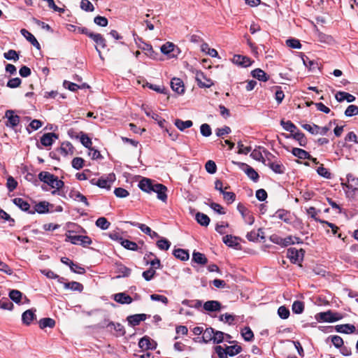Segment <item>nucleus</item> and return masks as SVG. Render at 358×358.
Wrapping results in <instances>:
<instances>
[{
  "instance_id": "61",
  "label": "nucleus",
  "mask_w": 358,
  "mask_h": 358,
  "mask_svg": "<svg viewBox=\"0 0 358 358\" xmlns=\"http://www.w3.org/2000/svg\"><path fill=\"white\" fill-rule=\"evenodd\" d=\"M80 8L87 12H92L94 10L93 4L89 0H82L80 2Z\"/></svg>"
},
{
  "instance_id": "17",
  "label": "nucleus",
  "mask_w": 358,
  "mask_h": 358,
  "mask_svg": "<svg viewBox=\"0 0 358 358\" xmlns=\"http://www.w3.org/2000/svg\"><path fill=\"white\" fill-rule=\"evenodd\" d=\"M171 87L172 90L178 94H183L185 92V86L182 80L178 78H173L171 81Z\"/></svg>"
},
{
  "instance_id": "52",
  "label": "nucleus",
  "mask_w": 358,
  "mask_h": 358,
  "mask_svg": "<svg viewBox=\"0 0 358 358\" xmlns=\"http://www.w3.org/2000/svg\"><path fill=\"white\" fill-rule=\"evenodd\" d=\"M292 310L294 313L301 314L304 310V304L302 301H295L292 307Z\"/></svg>"
},
{
  "instance_id": "60",
  "label": "nucleus",
  "mask_w": 358,
  "mask_h": 358,
  "mask_svg": "<svg viewBox=\"0 0 358 358\" xmlns=\"http://www.w3.org/2000/svg\"><path fill=\"white\" fill-rule=\"evenodd\" d=\"M200 132L202 136L208 137L212 134L211 127L208 124H202L200 127Z\"/></svg>"
},
{
  "instance_id": "53",
  "label": "nucleus",
  "mask_w": 358,
  "mask_h": 358,
  "mask_svg": "<svg viewBox=\"0 0 358 358\" xmlns=\"http://www.w3.org/2000/svg\"><path fill=\"white\" fill-rule=\"evenodd\" d=\"M157 246L162 250H168L171 246V242L165 238H162L157 242Z\"/></svg>"
},
{
  "instance_id": "56",
  "label": "nucleus",
  "mask_w": 358,
  "mask_h": 358,
  "mask_svg": "<svg viewBox=\"0 0 358 358\" xmlns=\"http://www.w3.org/2000/svg\"><path fill=\"white\" fill-rule=\"evenodd\" d=\"M80 143L87 148L90 149L92 147V140L87 134L83 132H80Z\"/></svg>"
},
{
  "instance_id": "36",
  "label": "nucleus",
  "mask_w": 358,
  "mask_h": 358,
  "mask_svg": "<svg viewBox=\"0 0 358 358\" xmlns=\"http://www.w3.org/2000/svg\"><path fill=\"white\" fill-rule=\"evenodd\" d=\"M64 287L67 289H71L73 291H78L81 292L83 290V285L76 281H72L70 282H63Z\"/></svg>"
},
{
  "instance_id": "44",
  "label": "nucleus",
  "mask_w": 358,
  "mask_h": 358,
  "mask_svg": "<svg viewBox=\"0 0 358 358\" xmlns=\"http://www.w3.org/2000/svg\"><path fill=\"white\" fill-rule=\"evenodd\" d=\"M280 124L282 125V127H283V129L285 131H289L290 133H292V135L293 134H294L298 130L296 125L289 120H287V121L281 120Z\"/></svg>"
},
{
  "instance_id": "34",
  "label": "nucleus",
  "mask_w": 358,
  "mask_h": 358,
  "mask_svg": "<svg viewBox=\"0 0 358 358\" xmlns=\"http://www.w3.org/2000/svg\"><path fill=\"white\" fill-rule=\"evenodd\" d=\"M120 243L126 249L137 251L138 250V245L134 242L127 239H124L123 238H120Z\"/></svg>"
},
{
  "instance_id": "48",
  "label": "nucleus",
  "mask_w": 358,
  "mask_h": 358,
  "mask_svg": "<svg viewBox=\"0 0 358 358\" xmlns=\"http://www.w3.org/2000/svg\"><path fill=\"white\" fill-rule=\"evenodd\" d=\"M241 335L245 341H251L254 338V334L249 327H245L241 330Z\"/></svg>"
},
{
  "instance_id": "18",
  "label": "nucleus",
  "mask_w": 358,
  "mask_h": 358,
  "mask_svg": "<svg viewBox=\"0 0 358 358\" xmlns=\"http://www.w3.org/2000/svg\"><path fill=\"white\" fill-rule=\"evenodd\" d=\"M49 203L47 201H40L36 203L34 206V208L29 212V214L33 215L35 213H38L39 214H44L49 212Z\"/></svg>"
},
{
  "instance_id": "5",
  "label": "nucleus",
  "mask_w": 358,
  "mask_h": 358,
  "mask_svg": "<svg viewBox=\"0 0 358 358\" xmlns=\"http://www.w3.org/2000/svg\"><path fill=\"white\" fill-rule=\"evenodd\" d=\"M331 126V122H329L328 126H324L322 127H319L317 124H313V125L308 124H301V127L310 132L311 134H320V135H326L327 132L329 131Z\"/></svg>"
},
{
  "instance_id": "9",
  "label": "nucleus",
  "mask_w": 358,
  "mask_h": 358,
  "mask_svg": "<svg viewBox=\"0 0 358 358\" xmlns=\"http://www.w3.org/2000/svg\"><path fill=\"white\" fill-rule=\"evenodd\" d=\"M166 191V187L159 183H155L152 189H151V192L157 193V199L162 201H166L167 199Z\"/></svg>"
},
{
  "instance_id": "3",
  "label": "nucleus",
  "mask_w": 358,
  "mask_h": 358,
  "mask_svg": "<svg viewBox=\"0 0 358 358\" xmlns=\"http://www.w3.org/2000/svg\"><path fill=\"white\" fill-rule=\"evenodd\" d=\"M65 241L70 242L73 245H80L84 248L87 247L92 243V239L87 236L71 235V234H66Z\"/></svg>"
},
{
  "instance_id": "30",
  "label": "nucleus",
  "mask_w": 358,
  "mask_h": 358,
  "mask_svg": "<svg viewBox=\"0 0 358 358\" xmlns=\"http://www.w3.org/2000/svg\"><path fill=\"white\" fill-rule=\"evenodd\" d=\"M251 75L259 81L266 82L269 79V76L261 69H255L252 71Z\"/></svg>"
},
{
  "instance_id": "58",
  "label": "nucleus",
  "mask_w": 358,
  "mask_h": 358,
  "mask_svg": "<svg viewBox=\"0 0 358 358\" xmlns=\"http://www.w3.org/2000/svg\"><path fill=\"white\" fill-rule=\"evenodd\" d=\"M225 334L220 331H215L214 329V334H213V343L219 344L221 343L224 338Z\"/></svg>"
},
{
  "instance_id": "26",
  "label": "nucleus",
  "mask_w": 358,
  "mask_h": 358,
  "mask_svg": "<svg viewBox=\"0 0 358 358\" xmlns=\"http://www.w3.org/2000/svg\"><path fill=\"white\" fill-rule=\"evenodd\" d=\"M335 98L338 102H342L346 100L348 103L353 102L355 100V96L345 92H338Z\"/></svg>"
},
{
  "instance_id": "33",
  "label": "nucleus",
  "mask_w": 358,
  "mask_h": 358,
  "mask_svg": "<svg viewBox=\"0 0 358 358\" xmlns=\"http://www.w3.org/2000/svg\"><path fill=\"white\" fill-rule=\"evenodd\" d=\"M273 216L283 220L286 223H290L291 222L289 213L284 209L278 210Z\"/></svg>"
},
{
  "instance_id": "20",
  "label": "nucleus",
  "mask_w": 358,
  "mask_h": 358,
  "mask_svg": "<svg viewBox=\"0 0 358 358\" xmlns=\"http://www.w3.org/2000/svg\"><path fill=\"white\" fill-rule=\"evenodd\" d=\"M21 34L26 38V39L31 43V44L36 48L38 50L41 49L40 43L38 42L35 36L25 29L20 30Z\"/></svg>"
},
{
  "instance_id": "21",
  "label": "nucleus",
  "mask_w": 358,
  "mask_h": 358,
  "mask_svg": "<svg viewBox=\"0 0 358 358\" xmlns=\"http://www.w3.org/2000/svg\"><path fill=\"white\" fill-rule=\"evenodd\" d=\"M222 305L218 301H208L203 303V309L208 312L220 310Z\"/></svg>"
},
{
  "instance_id": "63",
  "label": "nucleus",
  "mask_w": 358,
  "mask_h": 358,
  "mask_svg": "<svg viewBox=\"0 0 358 358\" xmlns=\"http://www.w3.org/2000/svg\"><path fill=\"white\" fill-rule=\"evenodd\" d=\"M286 45L294 49H300L301 48V44L299 40L296 38H289L286 41Z\"/></svg>"
},
{
  "instance_id": "22",
  "label": "nucleus",
  "mask_w": 358,
  "mask_h": 358,
  "mask_svg": "<svg viewBox=\"0 0 358 358\" xmlns=\"http://www.w3.org/2000/svg\"><path fill=\"white\" fill-rule=\"evenodd\" d=\"M35 311V310L29 309L22 313V321L24 324L29 325L36 319Z\"/></svg>"
},
{
  "instance_id": "54",
  "label": "nucleus",
  "mask_w": 358,
  "mask_h": 358,
  "mask_svg": "<svg viewBox=\"0 0 358 358\" xmlns=\"http://www.w3.org/2000/svg\"><path fill=\"white\" fill-rule=\"evenodd\" d=\"M128 223H129L133 227H137L147 235H149L150 233H151L152 229L145 224H141L136 222H129Z\"/></svg>"
},
{
  "instance_id": "51",
  "label": "nucleus",
  "mask_w": 358,
  "mask_h": 358,
  "mask_svg": "<svg viewBox=\"0 0 358 358\" xmlns=\"http://www.w3.org/2000/svg\"><path fill=\"white\" fill-rule=\"evenodd\" d=\"M226 349H227V355H229L230 357H233V356L238 355L242 350L241 347L239 345H236L226 346Z\"/></svg>"
},
{
  "instance_id": "28",
  "label": "nucleus",
  "mask_w": 358,
  "mask_h": 358,
  "mask_svg": "<svg viewBox=\"0 0 358 358\" xmlns=\"http://www.w3.org/2000/svg\"><path fill=\"white\" fill-rule=\"evenodd\" d=\"M69 196L76 201L83 202L85 206H89L90 203L85 196L82 194L80 192L72 190L69 193Z\"/></svg>"
},
{
  "instance_id": "12",
  "label": "nucleus",
  "mask_w": 358,
  "mask_h": 358,
  "mask_svg": "<svg viewBox=\"0 0 358 358\" xmlns=\"http://www.w3.org/2000/svg\"><path fill=\"white\" fill-rule=\"evenodd\" d=\"M232 62L242 67H248L252 63V61L249 57L240 55H235L233 57Z\"/></svg>"
},
{
  "instance_id": "38",
  "label": "nucleus",
  "mask_w": 358,
  "mask_h": 358,
  "mask_svg": "<svg viewBox=\"0 0 358 358\" xmlns=\"http://www.w3.org/2000/svg\"><path fill=\"white\" fill-rule=\"evenodd\" d=\"M294 139L299 142L300 146L306 147L308 141L304 134L297 130L294 134H292Z\"/></svg>"
},
{
  "instance_id": "59",
  "label": "nucleus",
  "mask_w": 358,
  "mask_h": 358,
  "mask_svg": "<svg viewBox=\"0 0 358 358\" xmlns=\"http://www.w3.org/2000/svg\"><path fill=\"white\" fill-rule=\"evenodd\" d=\"M347 117H352L358 115V106L355 105H350L345 111Z\"/></svg>"
},
{
  "instance_id": "14",
  "label": "nucleus",
  "mask_w": 358,
  "mask_h": 358,
  "mask_svg": "<svg viewBox=\"0 0 358 358\" xmlns=\"http://www.w3.org/2000/svg\"><path fill=\"white\" fill-rule=\"evenodd\" d=\"M57 138H58L57 134H56L55 133H53V132H50V133L44 134L41 136L40 141H41V143L43 146L48 147V146H51L52 145V143H54V141Z\"/></svg>"
},
{
  "instance_id": "40",
  "label": "nucleus",
  "mask_w": 358,
  "mask_h": 358,
  "mask_svg": "<svg viewBox=\"0 0 358 358\" xmlns=\"http://www.w3.org/2000/svg\"><path fill=\"white\" fill-rule=\"evenodd\" d=\"M174 124L180 131H184L187 128H189L193 125V122L191 120L183 121L180 119L175 120Z\"/></svg>"
},
{
  "instance_id": "24",
  "label": "nucleus",
  "mask_w": 358,
  "mask_h": 358,
  "mask_svg": "<svg viewBox=\"0 0 358 358\" xmlns=\"http://www.w3.org/2000/svg\"><path fill=\"white\" fill-rule=\"evenodd\" d=\"M335 329L338 333L352 334L355 331V325L351 324H338L335 327Z\"/></svg>"
},
{
  "instance_id": "4",
  "label": "nucleus",
  "mask_w": 358,
  "mask_h": 358,
  "mask_svg": "<svg viewBox=\"0 0 358 358\" xmlns=\"http://www.w3.org/2000/svg\"><path fill=\"white\" fill-rule=\"evenodd\" d=\"M305 250L302 248L298 250L295 248H289L287 249V257L289 259L292 264H299L301 266V263L303 260Z\"/></svg>"
},
{
  "instance_id": "19",
  "label": "nucleus",
  "mask_w": 358,
  "mask_h": 358,
  "mask_svg": "<svg viewBox=\"0 0 358 358\" xmlns=\"http://www.w3.org/2000/svg\"><path fill=\"white\" fill-rule=\"evenodd\" d=\"M113 299L121 304H130L133 301L132 298L124 292L114 294Z\"/></svg>"
},
{
  "instance_id": "45",
  "label": "nucleus",
  "mask_w": 358,
  "mask_h": 358,
  "mask_svg": "<svg viewBox=\"0 0 358 358\" xmlns=\"http://www.w3.org/2000/svg\"><path fill=\"white\" fill-rule=\"evenodd\" d=\"M55 325V321L50 317L41 319L39 321V327L43 329L46 327L53 328Z\"/></svg>"
},
{
  "instance_id": "41",
  "label": "nucleus",
  "mask_w": 358,
  "mask_h": 358,
  "mask_svg": "<svg viewBox=\"0 0 358 358\" xmlns=\"http://www.w3.org/2000/svg\"><path fill=\"white\" fill-rule=\"evenodd\" d=\"M116 268L117 273L120 274L118 277H128L131 272V270L129 268L125 266L121 263L116 264Z\"/></svg>"
},
{
  "instance_id": "46",
  "label": "nucleus",
  "mask_w": 358,
  "mask_h": 358,
  "mask_svg": "<svg viewBox=\"0 0 358 358\" xmlns=\"http://www.w3.org/2000/svg\"><path fill=\"white\" fill-rule=\"evenodd\" d=\"M8 296L10 300L19 304L21 302L22 293L17 289H12L10 291Z\"/></svg>"
},
{
  "instance_id": "35",
  "label": "nucleus",
  "mask_w": 358,
  "mask_h": 358,
  "mask_svg": "<svg viewBox=\"0 0 358 358\" xmlns=\"http://www.w3.org/2000/svg\"><path fill=\"white\" fill-rule=\"evenodd\" d=\"M223 242L231 248H236L239 245L238 238L232 235H226L222 238Z\"/></svg>"
},
{
  "instance_id": "1",
  "label": "nucleus",
  "mask_w": 358,
  "mask_h": 358,
  "mask_svg": "<svg viewBox=\"0 0 358 358\" xmlns=\"http://www.w3.org/2000/svg\"><path fill=\"white\" fill-rule=\"evenodd\" d=\"M38 179L52 188L56 189V190L52 192V194H55L57 190L62 189L64 185V182L59 180L57 176L48 171L40 172L38 174Z\"/></svg>"
},
{
  "instance_id": "7",
  "label": "nucleus",
  "mask_w": 358,
  "mask_h": 358,
  "mask_svg": "<svg viewBox=\"0 0 358 358\" xmlns=\"http://www.w3.org/2000/svg\"><path fill=\"white\" fill-rule=\"evenodd\" d=\"M175 51H177V53L180 52V49L171 42H167L161 47V52L171 58L177 57Z\"/></svg>"
},
{
  "instance_id": "11",
  "label": "nucleus",
  "mask_w": 358,
  "mask_h": 358,
  "mask_svg": "<svg viewBox=\"0 0 358 358\" xmlns=\"http://www.w3.org/2000/svg\"><path fill=\"white\" fill-rule=\"evenodd\" d=\"M237 210L241 214L245 223L250 225L254 223V217L250 214V211L242 203H240L238 204Z\"/></svg>"
},
{
  "instance_id": "2",
  "label": "nucleus",
  "mask_w": 358,
  "mask_h": 358,
  "mask_svg": "<svg viewBox=\"0 0 358 358\" xmlns=\"http://www.w3.org/2000/svg\"><path fill=\"white\" fill-rule=\"evenodd\" d=\"M343 315L337 312L329 310L326 312H321L315 315V319L319 322H334L343 319Z\"/></svg>"
},
{
  "instance_id": "55",
  "label": "nucleus",
  "mask_w": 358,
  "mask_h": 358,
  "mask_svg": "<svg viewBox=\"0 0 358 358\" xmlns=\"http://www.w3.org/2000/svg\"><path fill=\"white\" fill-rule=\"evenodd\" d=\"M3 57L8 60H13L15 62L19 59V54L14 50H9L8 52H4Z\"/></svg>"
},
{
  "instance_id": "47",
  "label": "nucleus",
  "mask_w": 358,
  "mask_h": 358,
  "mask_svg": "<svg viewBox=\"0 0 358 358\" xmlns=\"http://www.w3.org/2000/svg\"><path fill=\"white\" fill-rule=\"evenodd\" d=\"M348 185H347L349 189L355 191L358 189V178H355L352 174L347 176Z\"/></svg>"
},
{
  "instance_id": "10",
  "label": "nucleus",
  "mask_w": 358,
  "mask_h": 358,
  "mask_svg": "<svg viewBox=\"0 0 358 358\" xmlns=\"http://www.w3.org/2000/svg\"><path fill=\"white\" fill-rule=\"evenodd\" d=\"M138 346L142 350H155L157 347V343L149 336H145L140 339Z\"/></svg>"
},
{
  "instance_id": "49",
  "label": "nucleus",
  "mask_w": 358,
  "mask_h": 358,
  "mask_svg": "<svg viewBox=\"0 0 358 358\" xmlns=\"http://www.w3.org/2000/svg\"><path fill=\"white\" fill-rule=\"evenodd\" d=\"M14 308L13 303L6 297H3L0 300V308L3 310H12Z\"/></svg>"
},
{
  "instance_id": "25",
  "label": "nucleus",
  "mask_w": 358,
  "mask_h": 358,
  "mask_svg": "<svg viewBox=\"0 0 358 358\" xmlns=\"http://www.w3.org/2000/svg\"><path fill=\"white\" fill-rule=\"evenodd\" d=\"M89 37L96 43V46H100L101 48H106V41L101 34L92 32L89 34Z\"/></svg>"
},
{
  "instance_id": "6",
  "label": "nucleus",
  "mask_w": 358,
  "mask_h": 358,
  "mask_svg": "<svg viewBox=\"0 0 358 358\" xmlns=\"http://www.w3.org/2000/svg\"><path fill=\"white\" fill-rule=\"evenodd\" d=\"M195 80L201 88H209L214 84L213 80L208 78L201 71H196Z\"/></svg>"
},
{
  "instance_id": "50",
  "label": "nucleus",
  "mask_w": 358,
  "mask_h": 358,
  "mask_svg": "<svg viewBox=\"0 0 358 358\" xmlns=\"http://www.w3.org/2000/svg\"><path fill=\"white\" fill-rule=\"evenodd\" d=\"M110 225V223L104 217H101L96 221V226L103 230L108 229Z\"/></svg>"
},
{
  "instance_id": "62",
  "label": "nucleus",
  "mask_w": 358,
  "mask_h": 358,
  "mask_svg": "<svg viewBox=\"0 0 358 358\" xmlns=\"http://www.w3.org/2000/svg\"><path fill=\"white\" fill-rule=\"evenodd\" d=\"M302 60H303V64L306 67H308L310 70H313L316 67H317V64L315 61L310 60L307 56L303 57Z\"/></svg>"
},
{
  "instance_id": "27",
  "label": "nucleus",
  "mask_w": 358,
  "mask_h": 358,
  "mask_svg": "<svg viewBox=\"0 0 358 358\" xmlns=\"http://www.w3.org/2000/svg\"><path fill=\"white\" fill-rule=\"evenodd\" d=\"M155 183L152 182V180L148 178H143L138 184L139 188L146 192H151V189H152Z\"/></svg>"
},
{
  "instance_id": "57",
  "label": "nucleus",
  "mask_w": 358,
  "mask_h": 358,
  "mask_svg": "<svg viewBox=\"0 0 358 358\" xmlns=\"http://www.w3.org/2000/svg\"><path fill=\"white\" fill-rule=\"evenodd\" d=\"M224 200L228 203H232L236 199V194L232 192H223L222 193Z\"/></svg>"
},
{
  "instance_id": "37",
  "label": "nucleus",
  "mask_w": 358,
  "mask_h": 358,
  "mask_svg": "<svg viewBox=\"0 0 358 358\" xmlns=\"http://www.w3.org/2000/svg\"><path fill=\"white\" fill-rule=\"evenodd\" d=\"M192 261L201 265H205L208 262L207 258L203 253L196 251L192 254Z\"/></svg>"
},
{
  "instance_id": "42",
  "label": "nucleus",
  "mask_w": 358,
  "mask_h": 358,
  "mask_svg": "<svg viewBox=\"0 0 358 358\" xmlns=\"http://www.w3.org/2000/svg\"><path fill=\"white\" fill-rule=\"evenodd\" d=\"M195 218L197 222L201 226L207 227L210 223L209 217L204 213H197L195 215Z\"/></svg>"
},
{
  "instance_id": "29",
  "label": "nucleus",
  "mask_w": 358,
  "mask_h": 358,
  "mask_svg": "<svg viewBox=\"0 0 358 358\" xmlns=\"http://www.w3.org/2000/svg\"><path fill=\"white\" fill-rule=\"evenodd\" d=\"M73 150L74 148L73 145L70 142L66 141L62 143L59 151L62 155L66 156L67 155H73Z\"/></svg>"
},
{
  "instance_id": "16",
  "label": "nucleus",
  "mask_w": 358,
  "mask_h": 358,
  "mask_svg": "<svg viewBox=\"0 0 358 358\" xmlns=\"http://www.w3.org/2000/svg\"><path fill=\"white\" fill-rule=\"evenodd\" d=\"M6 117L8 118L7 126H10L12 128L15 127L20 123V117L17 115H14V111L8 110L6 112Z\"/></svg>"
},
{
  "instance_id": "39",
  "label": "nucleus",
  "mask_w": 358,
  "mask_h": 358,
  "mask_svg": "<svg viewBox=\"0 0 358 358\" xmlns=\"http://www.w3.org/2000/svg\"><path fill=\"white\" fill-rule=\"evenodd\" d=\"M214 329L212 327L206 328L203 329L202 334V341L205 343H208L213 341V339Z\"/></svg>"
},
{
  "instance_id": "23",
  "label": "nucleus",
  "mask_w": 358,
  "mask_h": 358,
  "mask_svg": "<svg viewBox=\"0 0 358 358\" xmlns=\"http://www.w3.org/2000/svg\"><path fill=\"white\" fill-rule=\"evenodd\" d=\"M13 203L17 206L22 211L27 212L29 214L31 212L30 204L22 198H15L13 199Z\"/></svg>"
},
{
  "instance_id": "64",
  "label": "nucleus",
  "mask_w": 358,
  "mask_h": 358,
  "mask_svg": "<svg viewBox=\"0 0 358 358\" xmlns=\"http://www.w3.org/2000/svg\"><path fill=\"white\" fill-rule=\"evenodd\" d=\"M84 159L81 157H75L71 162L73 168L76 170H80L84 166Z\"/></svg>"
},
{
  "instance_id": "32",
  "label": "nucleus",
  "mask_w": 358,
  "mask_h": 358,
  "mask_svg": "<svg viewBox=\"0 0 358 358\" xmlns=\"http://www.w3.org/2000/svg\"><path fill=\"white\" fill-rule=\"evenodd\" d=\"M173 255L176 258L181 261H187L189 257L188 251L184 249H175L173 251Z\"/></svg>"
},
{
  "instance_id": "13",
  "label": "nucleus",
  "mask_w": 358,
  "mask_h": 358,
  "mask_svg": "<svg viewBox=\"0 0 358 358\" xmlns=\"http://www.w3.org/2000/svg\"><path fill=\"white\" fill-rule=\"evenodd\" d=\"M146 318V314L141 313L129 315L127 317V320L130 326L135 327L138 325L141 322L145 321Z\"/></svg>"
},
{
  "instance_id": "43",
  "label": "nucleus",
  "mask_w": 358,
  "mask_h": 358,
  "mask_svg": "<svg viewBox=\"0 0 358 358\" xmlns=\"http://www.w3.org/2000/svg\"><path fill=\"white\" fill-rule=\"evenodd\" d=\"M268 166L275 173L281 174L285 172V167L280 162H270L268 163Z\"/></svg>"
},
{
  "instance_id": "8",
  "label": "nucleus",
  "mask_w": 358,
  "mask_h": 358,
  "mask_svg": "<svg viewBox=\"0 0 358 358\" xmlns=\"http://www.w3.org/2000/svg\"><path fill=\"white\" fill-rule=\"evenodd\" d=\"M115 180V176L114 173H110L106 177H101L96 181V185L101 188H105L109 189L111 187L112 183Z\"/></svg>"
},
{
  "instance_id": "31",
  "label": "nucleus",
  "mask_w": 358,
  "mask_h": 358,
  "mask_svg": "<svg viewBox=\"0 0 358 358\" xmlns=\"http://www.w3.org/2000/svg\"><path fill=\"white\" fill-rule=\"evenodd\" d=\"M292 153L294 156L301 159H311V155L307 151L301 148H294Z\"/></svg>"
},
{
  "instance_id": "15",
  "label": "nucleus",
  "mask_w": 358,
  "mask_h": 358,
  "mask_svg": "<svg viewBox=\"0 0 358 358\" xmlns=\"http://www.w3.org/2000/svg\"><path fill=\"white\" fill-rule=\"evenodd\" d=\"M242 169L248 176V177L254 182H257L259 178L258 173L250 166L247 164H242Z\"/></svg>"
}]
</instances>
